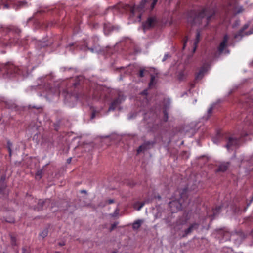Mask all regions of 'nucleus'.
Instances as JSON below:
<instances>
[{
    "label": "nucleus",
    "mask_w": 253,
    "mask_h": 253,
    "mask_svg": "<svg viewBox=\"0 0 253 253\" xmlns=\"http://www.w3.org/2000/svg\"><path fill=\"white\" fill-rule=\"evenodd\" d=\"M238 144V140L237 139L230 138L229 139L226 147L229 150L230 149H232L233 147L237 146Z\"/></svg>",
    "instance_id": "nucleus-6"
},
{
    "label": "nucleus",
    "mask_w": 253,
    "mask_h": 253,
    "mask_svg": "<svg viewBox=\"0 0 253 253\" xmlns=\"http://www.w3.org/2000/svg\"><path fill=\"white\" fill-rule=\"evenodd\" d=\"M81 192L82 193H86V191L85 190H82V191H81Z\"/></svg>",
    "instance_id": "nucleus-37"
},
{
    "label": "nucleus",
    "mask_w": 253,
    "mask_h": 253,
    "mask_svg": "<svg viewBox=\"0 0 253 253\" xmlns=\"http://www.w3.org/2000/svg\"><path fill=\"white\" fill-rule=\"evenodd\" d=\"M3 6H4V8H8L9 7V6L7 4H4Z\"/></svg>",
    "instance_id": "nucleus-35"
},
{
    "label": "nucleus",
    "mask_w": 253,
    "mask_h": 253,
    "mask_svg": "<svg viewBox=\"0 0 253 253\" xmlns=\"http://www.w3.org/2000/svg\"><path fill=\"white\" fill-rule=\"evenodd\" d=\"M108 204H110L113 203L114 202V200L113 199H110L107 201Z\"/></svg>",
    "instance_id": "nucleus-30"
},
{
    "label": "nucleus",
    "mask_w": 253,
    "mask_h": 253,
    "mask_svg": "<svg viewBox=\"0 0 253 253\" xmlns=\"http://www.w3.org/2000/svg\"><path fill=\"white\" fill-rule=\"evenodd\" d=\"M200 36V33L199 32H198L196 34V39L195 40V41L194 42V47L193 49V52H195L196 50L197 44L199 42Z\"/></svg>",
    "instance_id": "nucleus-14"
},
{
    "label": "nucleus",
    "mask_w": 253,
    "mask_h": 253,
    "mask_svg": "<svg viewBox=\"0 0 253 253\" xmlns=\"http://www.w3.org/2000/svg\"><path fill=\"white\" fill-rule=\"evenodd\" d=\"M4 180H5V177H1L0 182H3L4 181Z\"/></svg>",
    "instance_id": "nucleus-33"
},
{
    "label": "nucleus",
    "mask_w": 253,
    "mask_h": 253,
    "mask_svg": "<svg viewBox=\"0 0 253 253\" xmlns=\"http://www.w3.org/2000/svg\"><path fill=\"white\" fill-rule=\"evenodd\" d=\"M213 108H214V106L213 105H212L208 110V117H210L211 115V113L212 112V110L213 109Z\"/></svg>",
    "instance_id": "nucleus-21"
},
{
    "label": "nucleus",
    "mask_w": 253,
    "mask_h": 253,
    "mask_svg": "<svg viewBox=\"0 0 253 253\" xmlns=\"http://www.w3.org/2000/svg\"><path fill=\"white\" fill-rule=\"evenodd\" d=\"M144 75H143V70H141L140 71V73H139V76L140 77H143Z\"/></svg>",
    "instance_id": "nucleus-29"
},
{
    "label": "nucleus",
    "mask_w": 253,
    "mask_h": 253,
    "mask_svg": "<svg viewBox=\"0 0 253 253\" xmlns=\"http://www.w3.org/2000/svg\"><path fill=\"white\" fill-rule=\"evenodd\" d=\"M248 26L247 25H245L244 26L243 28L241 29L237 34H236L234 36L235 39L239 40L241 39L242 37L243 36L244 31L246 30L248 28Z\"/></svg>",
    "instance_id": "nucleus-9"
},
{
    "label": "nucleus",
    "mask_w": 253,
    "mask_h": 253,
    "mask_svg": "<svg viewBox=\"0 0 253 253\" xmlns=\"http://www.w3.org/2000/svg\"><path fill=\"white\" fill-rule=\"evenodd\" d=\"M157 2V0H142L139 5L137 7L128 5L126 9L130 12L129 18L133 22H139L141 20V12L145 7V4L147 6L150 3V8L152 10Z\"/></svg>",
    "instance_id": "nucleus-1"
},
{
    "label": "nucleus",
    "mask_w": 253,
    "mask_h": 253,
    "mask_svg": "<svg viewBox=\"0 0 253 253\" xmlns=\"http://www.w3.org/2000/svg\"><path fill=\"white\" fill-rule=\"evenodd\" d=\"M119 210L118 208H117L115 211L113 213H112L111 214V216L112 217H116V216H117L119 214Z\"/></svg>",
    "instance_id": "nucleus-22"
},
{
    "label": "nucleus",
    "mask_w": 253,
    "mask_h": 253,
    "mask_svg": "<svg viewBox=\"0 0 253 253\" xmlns=\"http://www.w3.org/2000/svg\"><path fill=\"white\" fill-rule=\"evenodd\" d=\"M117 224H118V223H115L112 224L111 229H110V231H112L113 230H114L115 229V228H116Z\"/></svg>",
    "instance_id": "nucleus-26"
},
{
    "label": "nucleus",
    "mask_w": 253,
    "mask_h": 253,
    "mask_svg": "<svg viewBox=\"0 0 253 253\" xmlns=\"http://www.w3.org/2000/svg\"><path fill=\"white\" fill-rule=\"evenodd\" d=\"M147 90H144V91H143L141 93V94H143V95H146V94H147Z\"/></svg>",
    "instance_id": "nucleus-31"
},
{
    "label": "nucleus",
    "mask_w": 253,
    "mask_h": 253,
    "mask_svg": "<svg viewBox=\"0 0 253 253\" xmlns=\"http://www.w3.org/2000/svg\"><path fill=\"white\" fill-rule=\"evenodd\" d=\"M91 50L92 52H93V49H91Z\"/></svg>",
    "instance_id": "nucleus-39"
},
{
    "label": "nucleus",
    "mask_w": 253,
    "mask_h": 253,
    "mask_svg": "<svg viewBox=\"0 0 253 253\" xmlns=\"http://www.w3.org/2000/svg\"><path fill=\"white\" fill-rule=\"evenodd\" d=\"M198 227H199V224L198 223H194L192 224L189 227V228H188L187 229H186L184 231V234L183 235V237L186 236L187 235L191 233L194 230H196V229H198Z\"/></svg>",
    "instance_id": "nucleus-8"
},
{
    "label": "nucleus",
    "mask_w": 253,
    "mask_h": 253,
    "mask_svg": "<svg viewBox=\"0 0 253 253\" xmlns=\"http://www.w3.org/2000/svg\"><path fill=\"white\" fill-rule=\"evenodd\" d=\"M154 80H155V77L153 76H152L151 78V81H150V83H149V86H151V85H153V81H154Z\"/></svg>",
    "instance_id": "nucleus-23"
},
{
    "label": "nucleus",
    "mask_w": 253,
    "mask_h": 253,
    "mask_svg": "<svg viewBox=\"0 0 253 253\" xmlns=\"http://www.w3.org/2000/svg\"><path fill=\"white\" fill-rule=\"evenodd\" d=\"M229 163H223L219 166V168L216 170V171L224 172L229 167Z\"/></svg>",
    "instance_id": "nucleus-11"
},
{
    "label": "nucleus",
    "mask_w": 253,
    "mask_h": 253,
    "mask_svg": "<svg viewBox=\"0 0 253 253\" xmlns=\"http://www.w3.org/2000/svg\"><path fill=\"white\" fill-rule=\"evenodd\" d=\"M48 230L47 229H44L40 234V236L44 238L48 235Z\"/></svg>",
    "instance_id": "nucleus-19"
},
{
    "label": "nucleus",
    "mask_w": 253,
    "mask_h": 253,
    "mask_svg": "<svg viewBox=\"0 0 253 253\" xmlns=\"http://www.w3.org/2000/svg\"><path fill=\"white\" fill-rule=\"evenodd\" d=\"M12 143L10 142V141H8L7 142V147H8V151H9V155L11 156V147H12Z\"/></svg>",
    "instance_id": "nucleus-20"
},
{
    "label": "nucleus",
    "mask_w": 253,
    "mask_h": 253,
    "mask_svg": "<svg viewBox=\"0 0 253 253\" xmlns=\"http://www.w3.org/2000/svg\"><path fill=\"white\" fill-rule=\"evenodd\" d=\"M93 117H94V115H93L92 116V118H93Z\"/></svg>",
    "instance_id": "nucleus-40"
},
{
    "label": "nucleus",
    "mask_w": 253,
    "mask_h": 253,
    "mask_svg": "<svg viewBox=\"0 0 253 253\" xmlns=\"http://www.w3.org/2000/svg\"><path fill=\"white\" fill-rule=\"evenodd\" d=\"M26 2L25 1H20L19 2V5L20 6H23L24 5L26 4Z\"/></svg>",
    "instance_id": "nucleus-28"
},
{
    "label": "nucleus",
    "mask_w": 253,
    "mask_h": 253,
    "mask_svg": "<svg viewBox=\"0 0 253 253\" xmlns=\"http://www.w3.org/2000/svg\"><path fill=\"white\" fill-rule=\"evenodd\" d=\"M46 202V201H43L42 200H39L38 201V210H40L43 207L44 203Z\"/></svg>",
    "instance_id": "nucleus-18"
},
{
    "label": "nucleus",
    "mask_w": 253,
    "mask_h": 253,
    "mask_svg": "<svg viewBox=\"0 0 253 253\" xmlns=\"http://www.w3.org/2000/svg\"><path fill=\"white\" fill-rule=\"evenodd\" d=\"M186 198L184 193L180 191H176L171 198V200L169 203V208L171 212H176L180 211L182 207V203Z\"/></svg>",
    "instance_id": "nucleus-3"
},
{
    "label": "nucleus",
    "mask_w": 253,
    "mask_h": 253,
    "mask_svg": "<svg viewBox=\"0 0 253 253\" xmlns=\"http://www.w3.org/2000/svg\"><path fill=\"white\" fill-rule=\"evenodd\" d=\"M215 13V9L213 7H206L201 9L196 14L194 12H192L190 13L188 17L187 18L188 22L192 24H200L201 20L206 16L205 21L206 23L210 19Z\"/></svg>",
    "instance_id": "nucleus-2"
},
{
    "label": "nucleus",
    "mask_w": 253,
    "mask_h": 253,
    "mask_svg": "<svg viewBox=\"0 0 253 253\" xmlns=\"http://www.w3.org/2000/svg\"><path fill=\"white\" fill-rule=\"evenodd\" d=\"M145 203V202H141V203H140V202H136L133 205V207H134V209H136L137 210L139 211L143 207V206L144 205Z\"/></svg>",
    "instance_id": "nucleus-15"
},
{
    "label": "nucleus",
    "mask_w": 253,
    "mask_h": 253,
    "mask_svg": "<svg viewBox=\"0 0 253 253\" xmlns=\"http://www.w3.org/2000/svg\"><path fill=\"white\" fill-rule=\"evenodd\" d=\"M243 11H244V9L243 8V7H240L238 8L236 13L237 14L240 13L242 12Z\"/></svg>",
    "instance_id": "nucleus-24"
},
{
    "label": "nucleus",
    "mask_w": 253,
    "mask_h": 253,
    "mask_svg": "<svg viewBox=\"0 0 253 253\" xmlns=\"http://www.w3.org/2000/svg\"><path fill=\"white\" fill-rule=\"evenodd\" d=\"M59 245H60V246H63V245H64V243H60V244H59Z\"/></svg>",
    "instance_id": "nucleus-38"
},
{
    "label": "nucleus",
    "mask_w": 253,
    "mask_h": 253,
    "mask_svg": "<svg viewBox=\"0 0 253 253\" xmlns=\"http://www.w3.org/2000/svg\"><path fill=\"white\" fill-rule=\"evenodd\" d=\"M156 23V18L154 17H151L148 18L147 20L143 25L144 30L149 29L153 27Z\"/></svg>",
    "instance_id": "nucleus-4"
},
{
    "label": "nucleus",
    "mask_w": 253,
    "mask_h": 253,
    "mask_svg": "<svg viewBox=\"0 0 253 253\" xmlns=\"http://www.w3.org/2000/svg\"><path fill=\"white\" fill-rule=\"evenodd\" d=\"M6 185L5 184H2L1 187H0V193H1L3 190L5 189Z\"/></svg>",
    "instance_id": "nucleus-25"
},
{
    "label": "nucleus",
    "mask_w": 253,
    "mask_h": 253,
    "mask_svg": "<svg viewBox=\"0 0 253 253\" xmlns=\"http://www.w3.org/2000/svg\"><path fill=\"white\" fill-rule=\"evenodd\" d=\"M168 57H169L168 54H165V55L162 59V61H163V62L165 61Z\"/></svg>",
    "instance_id": "nucleus-27"
},
{
    "label": "nucleus",
    "mask_w": 253,
    "mask_h": 253,
    "mask_svg": "<svg viewBox=\"0 0 253 253\" xmlns=\"http://www.w3.org/2000/svg\"><path fill=\"white\" fill-rule=\"evenodd\" d=\"M164 114H165V116H166V121H167V119H168V114L166 113V111L164 112Z\"/></svg>",
    "instance_id": "nucleus-32"
},
{
    "label": "nucleus",
    "mask_w": 253,
    "mask_h": 253,
    "mask_svg": "<svg viewBox=\"0 0 253 253\" xmlns=\"http://www.w3.org/2000/svg\"><path fill=\"white\" fill-rule=\"evenodd\" d=\"M187 40H188V39H187H187H186V40L185 41V42H184L183 48H184V47H185V44H186V42H187Z\"/></svg>",
    "instance_id": "nucleus-34"
},
{
    "label": "nucleus",
    "mask_w": 253,
    "mask_h": 253,
    "mask_svg": "<svg viewBox=\"0 0 253 253\" xmlns=\"http://www.w3.org/2000/svg\"><path fill=\"white\" fill-rule=\"evenodd\" d=\"M144 222V220L142 219H138L135 221L132 225V228L133 230H136L138 229L142 224Z\"/></svg>",
    "instance_id": "nucleus-10"
},
{
    "label": "nucleus",
    "mask_w": 253,
    "mask_h": 253,
    "mask_svg": "<svg viewBox=\"0 0 253 253\" xmlns=\"http://www.w3.org/2000/svg\"><path fill=\"white\" fill-rule=\"evenodd\" d=\"M71 158H69L67 160V161L68 163H70L71 162Z\"/></svg>",
    "instance_id": "nucleus-36"
},
{
    "label": "nucleus",
    "mask_w": 253,
    "mask_h": 253,
    "mask_svg": "<svg viewBox=\"0 0 253 253\" xmlns=\"http://www.w3.org/2000/svg\"><path fill=\"white\" fill-rule=\"evenodd\" d=\"M121 103V100L119 98H117L115 99L111 104V106L109 107L108 109V111H110L111 110H114L117 106L119 105Z\"/></svg>",
    "instance_id": "nucleus-12"
},
{
    "label": "nucleus",
    "mask_w": 253,
    "mask_h": 253,
    "mask_svg": "<svg viewBox=\"0 0 253 253\" xmlns=\"http://www.w3.org/2000/svg\"><path fill=\"white\" fill-rule=\"evenodd\" d=\"M186 76L187 74L184 72V71H181L178 73L177 77L179 80L181 81L184 80L186 78Z\"/></svg>",
    "instance_id": "nucleus-16"
},
{
    "label": "nucleus",
    "mask_w": 253,
    "mask_h": 253,
    "mask_svg": "<svg viewBox=\"0 0 253 253\" xmlns=\"http://www.w3.org/2000/svg\"><path fill=\"white\" fill-rule=\"evenodd\" d=\"M206 72V70L204 68H201L199 72L197 74L196 76V79L200 80L204 76L205 72Z\"/></svg>",
    "instance_id": "nucleus-13"
},
{
    "label": "nucleus",
    "mask_w": 253,
    "mask_h": 253,
    "mask_svg": "<svg viewBox=\"0 0 253 253\" xmlns=\"http://www.w3.org/2000/svg\"><path fill=\"white\" fill-rule=\"evenodd\" d=\"M228 40V36L226 35L224 36L223 39L218 47V51L220 53H222L224 51L225 48L226 47Z\"/></svg>",
    "instance_id": "nucleus-7"
},
{
    "label": "nucleus",
    "mask_w": 253,
    "mask_h": 253,
    "mask_svg": "<svg viewBox=\"0 0 253 253\" xmlns=\"http://www.w3.org/2000/svg\"><path fill=\"white\" fill-rule=\"evenodd\" d=\"M153 143L151 142H147L140 146L137 150V153H139L144 152L146 150L151 148L153 146Z\"/></svg>",
    "instance_id": "nucleus-5"
},
{
    "label": "nucleus",
    "mask_w": 253,
    "mask_h": 253,
    "mask_svg": "<svg viewBox=\"0 0 253 253\" xmlns=\"http://www.w3.org/2000/svg\"><path fill=\"white\" fill-rule=\"evenodd\" d=\"M55 253H59V252H56Z\"/></svg>",
    "instance_id": "nucleus-41"
},
{
    "label": "nucleus",
    "mask_w": 253,
    "mask_h": 253,
    "mask_svg": "<svg viewBox=\"0 0 253 253\" xmlns=\"http://www.w3.org/2000/svg\"><path fill=\"white\" fill-rule=\"evenodd\" d=\"M43 171L42 169H39L36 172L35 177L37 179H40L42 175Z\"/></svg>",
    "instance_id": "nucleus-17"
}]
</instances>
